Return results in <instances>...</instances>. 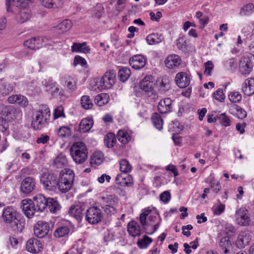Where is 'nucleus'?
Returning <instances> with one entry per match:
<instances>
[{
    "mask_svg": "<svg viewBox=\"0 0 254 254\" xmlns=\"http://www.w3.org/2000/svg\"><path fill=\"white\" fill-rule=\"evenodd\" d=\"M51 113L47 105L41 104L32 112L31 126L35 130H40L46 127L50 120Z\"/></svg>",
    "mask_w": 254,
    "mask_h": 254,
    "instance_id": "nucleus-1",
    "label": "nucleus"
},
{
    "mask_svg": "<svg viewBox=\"0 0 254 254\" xmlns=\"http://www.w3.org/2000/svg\"><path fill=\"white\" fill-rule=\"evenodd\" d=\"M70 155L73 161L78 164L83 163L87 159L88 151L84 143L74 142L70 148Z\"/></svg>",
    "mask_w": 254,
    "mask_h": 254,
    "instance_id": "nucleus-2",
    "label": "nucleus"
},
{
    "mask_svg": "<svg viewBox=\"0 0 254 254\" xmlns=\"http://www.w3.org/2000/svg\"><path fill=\"white\" fill-rule=\"evenodd\" d=\"M74 178V174L70 169L63 170L58 179L57 188L62 192H66L71 188Z\"/></svg>",
    "mask_w": 254,
    "mask_h": 254,
    "instance_id": "nucleus-3",
    "label": "nucleus"
},
{
    "mask_svg": "<svg viewBox=\"0 0 254 254\" xmlns=\"http://www.w3.org/2000/svg\"><path fill=\"white\" fill-rule=\"evenodd\" d=\"M103 217L101 209L97 206L90 207L86 210L85 219L90 224H96L99 223Z\"/></svg>",
    "mask_w": 254,
    "mask_h": 254,
    "instance_id": "nucleus-4",
    "label": "nucleus"
},
{
    "mask_svg": "<svg viewBox=\"0 0 254 254\" xmlns=\"http://www.w3.org/2000/svg\"><path fill=\"white\" fill-rule=\"evenodd\" d=\"M17 213L12 207L8 206L3 210L2 214V221L7 224H13L16 226L19 221L17 219ZM17 227V226H16Z\"/></svg>",
    "mask_w": 254,
    "mask_h": 254,
    "instance_id": "nucleus-5",
    "label": "nucleus"
},
{
    "mask_svg": "<svg viewBox=\"0 0 254 254\" xmlns=\"http://www.w3.org/2000/svg\"><path fill=\"white\" fill-rule=\"evenodd\" d=\"M48 44V39L45 37H37L29 39L24 43V46L31 50H36Z\"/></svg>",
    "mask_w": 254,
    "mask_h": 254,
    "instance_id": "nucleus-6",
    "label": "nucleus"
},
{
    "mask_svg": "<svg viewBox=\"0 0 254 254\" xmlns=\"http://www.w3.org/2000/svg\"><path fill=\"white\" fill-rule=\"evenodd\" d=\"M44 188L48 190H55L57 188L58 178L54 174L44 175L41 178Z\"/></svg>",
    "mask_w": 254,
    "mask_h": 254,
    "instance_id": "nucleus-7",
    "label": "nucleus"
},
{
    "mask_svg": "<svg viewBox=\"0 0 254 254\" xmlns=\"http://www.w3.org/2000/svg\"><path fill=\"white\" fill-rule=\"evenodd\" d=\"M116 74L114 71L106 72L100 78L99 82L101 89H108L111 88L115 84Z\"/></svg>",
    "mask_w": 254,
    "mask_h": 254,
    "instance_id": "nucleus-8",
    "label": "nucleus"
},
{
    "mask_svg": "<svg viewBox=\"0 0 254 254\" xmlns=\"http://www.w3.org/2000/svg\"><path fill=\"white\" fill-rule=\"evenodd\" d=\"M49 229L50 226L48 222L39 220L34 227V233L38 238H43L48 234Z\"/></svg>",
    "mask_w": 254,
    "mask_h": 254,
    "instance_id": "nucleus-9",
    "label": "nucleus"
},
{
    "mask_svg": "<svg viewBox=\"0 0 254 254\" xmlns=\"http://www.w3.org/2000/svg\"><path fill=\"white\" fill-rule=\"evenodd\" d=\"M236 221L241 226H246L250 224L251 220L248 215V210L244 208H241L236 213Z\"/></svg>",
    "mask_w": 254,
    "mask_h": 254,
    "instance_id": "nucleus-10",
    "label": "nucleus"
},
{
    "mask_svg": "<svg viewBox=\"0 0 254 254\" xmlns=\"http://www.w3.org/2000/svg\"><path fill=\"white\" fill-rule=\"evenodd\" d=\"M36 186L35 180L33 178L27 177L21 183L20 190L24 194L31 193L35 189Z\"/></svg>",
    "mask_w": 254,
    "mask_h": 254,
    "instance_id": "nucleus-11",
    "label": "nucleus"
},
{
    "mask_svg": "<svg viewBox=\"0 0 254 254\" xmlns=\"http://www.w3.org/2000/svg\"><path fill=\"white\" fill-rule=\"evenodd\" d=\"M21 208L23 212L28 218L33 217L35 211H37L35 206L31 199H23L21 202Z\"/></svg>",
    "mask_w": 254,
    "mask_h": 254,
    "instance_id": "nucleus-12",
    "label": "nucleus"
},
{
    "mask_svg": "<svg viewBox=\"0 0 254 254\" xmlns=\"http://www.w3.org/2000/svg\"><path fill=\"white\" fill-rule=\"evenodd\" d=\"M33 203L35 206L37 211H42L47 207L48 198H46L43 195L38 194L33 197Z\"/></svg>",
    "mask_w": 254,
    "mask_h": 254,
    "instance_id": "nucleus-13",
    "label": "nucleus"
},
{
    "mask_svg": "<svg viewBox=\"0 0 254 254\" xmlns=\"http://www.w3.org/2000/svg\"><path fill=\"white\" fill-rule=\"evenodd\" d=\"M154 78L151 75L146 76L140 82V89L144 91L150 92L154 89Z\"/></svg>",
    "mask_w": 254,
    "mask_h": 254,
    "instance_id": "nucleus-14",
    "label": "nucleus"
},
{
    "mask_svg": "<svg viewBox=\"0 0 254 254\" xmlns=\"http://www.w3.org/2000/svg\"><path fill=\"white\" fill-rule=\"evenodd\" d=\"M252 234L248 231L241 232L237 238L236 245L238 247L244 248L252 240Z\"/></svg>",
    "mask_w": 254,
    "mask_h": 254,
    "instance_id": "nucleus-15",
    "label": "nucleus"
},
{
    "mask_svg": "<svg viewBox=\"0 0 254 254\" xmlns=\"http://www.w3.org/2000/svg\"><path fill=\"white\" fill-rule=\"evenodd\" d=\"M26 249L31 253H38L42 249V244L37 239L31 238L27 242Z\"/></svg>",
    "mask_w": 254,
    "mask_h": 254,
    "instance_id": "nucleus-16",
    "label": "nucleus"
},
{
    "mask_svg": "<svg viewBox=\"0 0 254 254\" xmlns=\"http://www.w3.org/2000/svg\"><path fill=\"white\" fill-rule=\"evenodd\" d=\"M119 141L123 144H126L132 139V132L126 129H120L117 133Z\"/></svg>",
    "mask_w": 254,
    "mask_h": 254,
    "instance_id": "nucleus-17",
    "label": "nucleus"
},
{
    "mask_svg": "<svg viewBox=\"0 0 254 254\" xmlns=\"http://www.w3.org/2000/svg\"><path fill=\"white\" fill-rule=\"evenodd\" d=\"M146 64L144 57L141 55H136L132 57L129 60V64L132 68L139 69L143 68Z\"/></svg>",
    "mask_w": 254,
    "mask_h": 254,
    "instance_id": "nucleus-18",
    "label": "nucleus"
},
{
    "mask_svg": "<svg viewBox=\"0 0 254 254\" xmlns=\"http://www.w3.org/2000/svg\"><path fill=\"white\" fill-rule=\"evenodd\" d=\"M172 100L169 98L161 100L158 105V111L161 114H166L172 111Z\"/></svg>",
    "mask_w": 254,
    "mask_h": 254,
    "instance_id": "nucleus-19",
    "label": "nucleus"
},
{
    "mask_svg": "<svg viewBox=\"0 0 254 254\" xmlns=\"http://www.w3.org/2000/svg\"><path fill=\"white\" fill-rule=\"evenodd\" d=\"M175 81L177 85L180 88L187 87L190 83V78L186 72H179L177 74Z\"/></svg>",
    "mask_w": 254,
    "mask_h": 254,
    "instance_id": "nucleus-20",
    "label": "nucleus"
},
{
    "mask_svg": "<svg viewBox=\"0 0 254 254\" xmlns=\"http://www.w3.org/2000/svg\"><path fill=\"white\" fill-rule=\"evenodd\" d=\"M182 60L180 57L175 54L168 56L165 61V64L167 67L170 69L178 67L181 64Z\"/></svg>",
    "mask_w": 254,
    "mask_h": 254,
    "instance_id": "nucleus-21",
    "label": "nucleus"
},
{
    "mask_svg": "<svg viewBox=\"0 0 254 254\" xmlns=\"http://www.w3.org/2000/svg\"><path fill=\"white\" fill-rule=\"evenodd\" d=\"M7 101L9 103L17 104L22 107L26 106L28 104V99L20 94L12 95L8 98Z\"/></svg>",
    "mask_w": 254,
    "mask_h": 254,
    "instance_id": "nucleus-22",
    "label": "nucleus"
},
{
    "mask_svg": "<svg viewBox=\"0 0 254 254\" xmlns=\"http://www.w3.org/2000/svg\"><path fill=\"white\" fill-rule=\"evenodd\" d=\"M252 64L249 59L242 58L240 63V71L243 75L249 74L252 70Z\"/></svg>",
    "mask_w": 254,
    "mask_h": 254,
    "instance_id": "nucleus-23",
    "label": "nucleus"
},
{
    "mask_svg": "<svg viewBox=\"0 0 254 254\" xmlns=\"http://www.w3.org/2000/svg\"><path fill=\"white\" fill-rule=\"evenodd\" d=\"M243 92L247 96H251L254 93V79L248 78L243 83L242 87Z\"/></svg>",
    "mask_w": 254,
    "mask_h": 254,
    "instance_id": "nucleus-24",
    "label": "nucleus"
},
{
    "mask_svg": "<svg viewBox=\"0 0 254 254\" xmlns=\"http://www.w3.org/2000/svg\"><path fill=\"white\" fill-rule=\"evenodd\" d=\"M83 207L79 204L71 206L68 211L70 215L78 220H80L83 216Z\"/></svg>",
    "mask_w": 254,
    "mask_h": 254,
    "instance_id": "nucleus-25",
    "label": "nucleus"
},
{
    "mask_svg": "<svg viewBox=\"0 0 254 254\" xmlns=\"http://www.w3.org/2000/svg\"><path fill=\"white\" fill-rule=\"evenodd\" d=\"M31 0H6V7L7 11H11L10 6L11 4H14L16 7L25 8Z\"/></svg>",
    "mask_w": 254,
    "mask_h": 254,
    "instance_id": "nucleus-26",
    "label": "nucleus"
},
{
    "mask_svg": "<svg viewBox=\"0 0 254 254\" xmlns=\"http://www.w3.org/2000/svg\"><path fill=\"white\" fill-rule=\"evenodd\" d=\"M72 24L71 21L69 19H65L55 27V31L61 34L68 31L71 28Z\"/></svg>",
    "mask_w": 254,
    "mask_h": 254,
    "instance_id": "nucleus-27",
    "label": "nucleus"
},
{
    "mask_svg": "<svg viewBox=\"0 0 254 254\" xmlns=\"http://www.w3.org/2000/svg\"><path fill=\"white\" fill-rule=\"evenodd\" d=\"M71 48L72 52L87 54L90 52V49L89 46H87L86 42L81 44L74 43Z\"/></svg>",
    "mask_w": 254,
    "mask_h": 254,
    "instance_id": "nucleus-28",
    "label": "nucleus"
},
{
    "mask_svg": "<svg viewBox=\"0 0 254 254\" xmlns=\"http://www.w3.org/2000/svg\"><path fill=\"white\" fill-rule=\"evenodd\" d=\"M93 125V121L90 118H85L82 120L79 125V129L80 132L88 131Z\"/></svg>",
    "mask_w": 254,
    "mask_h": 254,
    "instance_id": "nucleus-29",
    "label": "nucleus"
},
{
    "mask_svg": "<svg viewBox=\"0 0 254 254\" xmlns=\"http://www.w3.org/2000/svg\"><path fill=\"white\" fill-rule=\"evenodd\" d=\"M103 159V153L100 151H96L91 156L90 163L92 166H96L101 164Z\"/></svg>",
    "mask_w": 254,
    "mask_h": 254,
    "instance_id": "nucleus-30",
    "label": "nucleus"
},
{
    "mask_svg": "<svg viewBox=\"0 0 254 254\" xmlns=\"http://www.w3.org/2000/svg\"><path fill=\"white\" fill-rule=\"evenodd\" d=\"M13 85L5 81L3 79H0V94L6 95L12 91Z\"/></svg>",
    "mask_w": 254,
    "mask_h": 254,
    "instance_id": "nucleus-31",
    "label": "nucleus"
},
{
    "mask_svg": "<svg viewBox=\"0 0 254 254\" xmlns=\"http://www.w3.org/2000/svg\"><path fill=\"white\" fill-rule=\"evenodd\" d=\"M127 231L130 235L132 237L139 236L140 229L139 225L135 221H131L128 224Z\"/></svg>",
    "mask_w": 254,
    "mask_h": 254,
    "instance_id": "nucleus-32",
    "label": "nucleus"
},
{
    "mask_svg": "<svg viewBox=\"0 0 254 254\" xmlns=\"http://www.w3.org/2000/svg\"><path fill=\"white\" fill-rule=\"evenodd\" d=\"M163 39V37L161 34L152 33L147 36L146 40L149 45H152L161 43Z\"/></svg>",
    "mask_w": 254,
    "mask_h": 254,
    "instance_id": "nucleus-33",
    "label": "nucleus"
},
{
    "mask_svg": "<svg viewBox=\"0 0 254 254\" xmlns=\"http://www.w3.org/2000/svg\"><path fill=\"white\" fill-rule=\"evenodd\" d=\"M101 199L103 201L105 205L117 206L119 203L118 198L114 195H109L106 196H102Z\"/></svg>",
    "mask_w": 254,
    "mask_h": 254,
    "instance_id": "nucleus-34",
    "label": "nucleus"
},
{
    "mask_svg": "<svg viewBox=\"0 0 254 254\" xmlns=\"http://www.w3.org/2000/svg\"><path fill=\"white\" fill-rule=\"evenodd\" d=\"M110 100L109 95L106 93H102L97 95L94 99L95 103L99 106H102L108 103Z\"/></svg>",
    "mask_w": 254,
    "mask_h": 254,
    "instance_id": "nucleus-35",
    "label": "nucleus"
},
{
    "mask_svg": "<svg viewBox=\"0 0 254 254\" xmlns=\"http://www.w3.org/2000/svg\"><path fill=\"white\" fill-rule=\"evenodd\" d=\"M67 164V160L65 155L61 154L54 160L53 164L55 167L61 168L65 167Z\"/></svg>",
    "mask_w": 254,
    "mask_h": 254,
    "instance_id": "nucleus-36",
    "label": "nucleus"
},
{
    "mask_svg": "<svg viewBox=\"0 0 254 254\" xmlns=\"http://www.w3.org/2000/svg\"><path fill=\"white\" fill-rule=\"evenodd\" d=\"M189 44V41L185 36H180L176 41V45L177 47L180 50L186 51Z\"/></svg>",
    "mask_w": 254,
    "mask_h": 254,
    "instance_id": "nucleus-37",
    "label": "nucleus"
},
{
    "mask_svg": "<svg viewBox=\"0 0 254 254\" xmlns=\"http://www.w3.org/2000/svg\"><path fill=\"white\" fill-rule=\"evenodd\" d=\"M118 174L116 179L115 182L117 185H120L122 187H125L128 186V184L129 183L128 180H129L130 177L127 175L126 174Z\"/></svg>",
    "mask_w": 254,
    "mask_h": 254,
    "instance_id": "nucleus-38",
    "label": "nucleus"
},
{
    "mask_svg": "<svg viewBox=\"0 0 254 254\" xmlns=\"http://www.w3.org/2000/svg\"><path fill=\"white\" fill-rule=\"evenodd\" d=\"M104 144L108 148H112L114 146L117 142L116 137L113 133L107 134L104 137Z\"/></svg>",
    "mask_w": 254,
    "mask_h": 254,
    "instance_id": "nucleus-39",
    "label": "nucleus"
},
{
    "mask_svg": "<svg viewBox=\"0 0 254 254\" xmlns=\"http://www.w3.org/2000/svg\"><path fill=\"white\" fill-rule=\"evenodd\" d=\"M30 12L28 9L23 8L20 10L17 15V20L20 23H23L30 17Z\"/></svg>",
    "mask_w": 254,
    "mask_h": 254,
    "instance_id": "nucleus-40",
    "label": "nucleus"
},
{
    "mask_svg": "<svg viewBox=\"0 0 254 254\" xmlns=\"http://www.w3.org/2000/svg\"><path fill=\"white\" fill-rule=\"evenodd\" d=\"M25 88L29 92L28 94L32 95L38 93L40 91L37 82L34 81L27 83L25 85Z\"/></svg>",
    "mask_w": 254,
    "mask_h": 254,
    "instance_id": "nucleus-41",
    "label": "nucleus"
},
{
    "mask_svg": "<svg viewBox=\"0 0 254 254\" xmlns=\"http://www.w3.org/2000/svg\"><path fill=\"white\" fill-rule=\"evenodd\" d=\"M48 207L51 212L57 213L60 209L61 206L59 202L52 198H48Z\"/></svg>",
    "mask_w": 254,
    "mask_h": 254,
    "instance_id": "nucleus-42",
    "label": "nucleus"
},
{
    "mask_svg": "<svg viewBox=\"0 0 254 254\" xmlns=\"http://www.w3.org/2000/svg\"><path fill=\"white\" fill-rule=\"evenodd\" d=\"M151 119L154 127L157 129L161 130L163 127V121L160 116L157 113H154Z\"/></svg>",
    "mask_w": 254,
    "mask_h": 254,
    "instance_id": "nucleus-43",
    "label": "nucleus"
},
{
    "mask_svg": "<svg viewBox=\"0 0 254 254\" xmlns=\"http://www.w3.org/2000/svg\"><path fill=\"white\" fill-rule=\"evenodd\" d=\"M69 230L66 226H61L58 228L54 233V236L57 238H61L68 234Z\"/></svg>",
    "mask_w": 254,
    "mask_h": 254,
    "instance_id": "nucleus-44",
    "label": "nucleus"
},
{
    "mask_svg": "<svg viewBox=\"0 0 254 254\" xmlns=\"http://www.w3.org/2000/svg\"><path fill=\"white\" fill-rule=\"evenodd\" d=\"M130 75V70L127 67H122L118 72V76L120 80L126 81Z\"/></svg>",
    "mask_w": 254,
    "mask_h": 254,
    "instance_id": "nucleus-45",
    "label": "nucleus"
},
{
    "mask_svg": "<svg viewBox=\"0 0 254 254\" xmlns=\"http://www.w3.org/2000/svg\"><path fill=\"white\" fill-rule=\"evenodd\" d=\"M71 130L69 127L66 126H62L59 128L57 131V135L62 138L65 137L70 134Z\"/></svg>",
    "mask_w": 254,
    "mask_h": 254,
    "instance_id": "nucleus-46",
    "label": "nucleus"
},
{
    "mask_svg": "<svg viewBox=\"0 0 254 254\" xmlns=\"http://www.w3.org/2000/svg\"><path fill=\"white\" fill-rule=\"evenodd\" d=\"M120 169L121 171L127 173L131 170V166L126 159H122L120 161Z\"/></svg>",
    "mask_w": 254,
    "mask_h": 254,
    "instance_id": "nucleus-47",
    "label": "nucleus"
},
{
    "mask_svg": "<svg viewBox=\"0 0 254 254\" xmlns=\"http://www.w3.org/2000/svg\"><path fill=\"white\" fill-rule=\"evenodd\" d=\"M81 104L85 109H90L93 106V104L89 96L84 95L81 97Z\"/></svg>",
    "mask_w": 254,
    "mask_h": 254,
    "instance_id": "nucleus-48",
    "label": "nucleus"
},
{
    "mask_svg": "<svg viewBox=\"0 0 254 254\" xmlns=\"http://www.w3.org/2000/svg\"><path fill=\"white\" fill-rule=\"evenodd\" d=\"M64 81L65 86H66L70 90L73 91L76 89L75 81L71 77H65Z\"/></svg>",
    "mask_w": 254,
    "mask_h": 254,
    "instance_id": "nucleus-49",
    "label": "nucleus"
},
{
    "mask_svg": "<svg viewBox=\"0 0 254 254\" xmlns=\"http://www.w3.org/2000/svg\"><path fill=\"white\" fill-rule=\"evenodd\" d=\"M152 242L151 238L145 236L143 239L137 242V245L141 249L146 248L147 246Z\"/></svg>",
    "mask_w": 254,
    "mask_h": 254,
    "instance_id": "nucleus-50",
    "label": "nucleus"
},
{
    "mask_svg": "<svg viewBox=\"0 0 254 254\" xmlns=\"http://www.w3.org/2000/svg\"><path fill=\"white\" fill-rule=\"evenodd\" d=\"M254 9V6L252 3H249L244 6L240 10L241 15H248L251 13Z\"/></svg>",
    "mask_w": 254,
    "mask_h": 254,
    "instance_id": "nucleus-51",
    "label": "nucleus"
},
{
    "mask_svg": "<svg viewBox=\"0 0 254 254\" xmlns=\"http://www.w3.org/2000/svg\"><path fill=\"white\" fill-rule=\"evenodd\" d=\"M64 110V107L62 106H59L55 108L54 111V119H57L60 117H65Z\"/></svg>",
    "mask_w": 254,
    "mask_h": 254,
    "instance_id": "nucleus-52",
    "label": "nucleus"
},
{
    "mask_svg": "<svg viewBox=\"0 0 254 254\" xmlns=\"http://www.w3.org/2000/svg\"><path fill=\"white\" fill-rule=\"evenodd\" d=\"M229 98L231 102L237 103L241 101L242 96L239 92H233L229 95Z\"/></svg>",
    "mask_w": 254,
    "mask_h": 254,
    "instance_id": "nucleus-53",
    "label": "nucleus"
},
{
    "mask_svg": "<svg viewBox=\"0 0 254 254\" xmlns=\"http://www.w3.org/2000/svg\"><path fill=\"white\" fill-rule=\"evenodd\" d=\"M150 212V210H145L140 215V223L142 226V227H143L144 228L145 226L146 225V218L147 216L149 214Z\"/></svg>",
    "mask_w": 254,
    "mask_h": 254,
    "instance_id": "nucleus-54",
    "label": "nucleus"
},
{
    "mask_svg": "<svg viewBox=\"0 0 254 254\" xmlns=\"http://www.w3.org/2000/svg\"><path fill=\"white\" fill-rule=\"evenodd\" d=\"M213 98L220 102H222L225 99V95L221 89H218L213 94Z\"/></svg>",
    "mask_w": 254,
    "mask_h": 254,
    "instance_id": "nucleus-55",
    "label": "nucleus"
},
{
    "mask_svg": "<svg viewBox=\"0 0 254 254\" xmlns=\"http://www.w3.org/2000/svg\"><path fill=\"white\" fill-rule=\"evenodd\" d=\"M229 244L230 243L228 237H225L221 239L219 243V246L222 249L224 250V252L225 253L228 252L227 248L228 247Z\"/></svg>",
    "mask_w": 254,
    "mask_h": 254,
    "instance_id": "nucleus-56",
    "label": "nucleus"
},
{
    "mask_svg": "<svg viewBox=\"0 0 254 254\" xmlns=\"http://www.w3.org/2000/svg\"><path fill=\"white\" fill-rule=\"evenodd\" d=\"M219 120L220 123L225 127L230 126L231 122L228 117L225 114H221L219 115Z\"/></svg>",
    "mask_w": 254,
    "mask_h": 254,
    "instance_id": "nucleus-57",
    "label": "nucleus"
},
{
    "mask_svg": "<svg viewBox=\"0 0 254 254\" xmlns=\"http://www.w3.org/2000/svg\"><path fill=\"white\" fill-rule=\"evenodd\" d=\"M205 71L204 74L207 76H210L211 75V71L214 67V65L211 61H208L204 64Z\"/></svg>",
    "mask_w": 254,
    "mask_h": 254,
    "instance_id": "nucleus-58",
    "label": "nucleus"
},
{
    "mask_svg": "<svg viewBox=\"0 0 254 254\" xmlns=\"http://www.w3.org/2000/svg\"><path fill=\"white\" fill-rule=\"evenodd\" d=\"M210 188L213 189L214 192L218 193L220 190L221 187L219 183L214 180H212L210 182Z\"/></svg>",
    "mask_w": 254,
    "mask_h": 254,
    "instance_id": "nucleus-59",
    "label": "nucleus"
},
{
    "mask_svg": "<svg viewBox=\"0 0 254 254\" xmlns=\"http://www.w3.org/2000/svg\"><path fill=\"white\" fill-rule=\"evenodd\" d=\"M225 64L227 68L231 70L235 69L237 66L236 61L233 58L230 59L226 61Z\"/></svg>",
    "mask_w": 254,
    "mask_h": 254,
    "instance_id": "nucleus-60",
    "label": "nucleus"
},
{
    "mask_svg": "<svg viewBox=\"0 0 254 254\" xmlns=\"http://www.w3.org/2000/svg\"><path fill=\"white\" fill-rule=\"evenodd\" d=\"M235 115L239 119H243L247 117L246 112L240 107H237Z\"/></svg>",
    "mask_w": 254,
    "mask_h": 254,
    "instance_id": "nucleus-61",
    "label": "nucleus"
},
{
    "mask_svg": "<svg viewBox=\"0 0 254 254\" xmlns=\"http://www.w3.org/2000/svg\"><path fill=\"white\" fill-rule=\"evenodd\" d=\"M171 194L169 191H165L160 195V200L165 203L169 202Z\"/></svg>",
    "mask_w": 254,
    "mask_h": 254,
    "instance_id": "nucleus-62",
    "label": "nucleus"
},
{
    "mask_svg": "<svg viewBox=\"0 0 254 254\" xmlns=\"http://www.w3.org/2000/svg\"><path fill=\"white\" fill-rule=\"evenodd\" d=\"M86 60L83 58L79 56H76L74 57V64L75 65L80 64L83 66L86 64Z\"/></svg>",
    "mask_w": 254,
    "mask_h": 254,
    "instance_id": "nucleus-63",
    "label": "nucleus"
},
{
    "mask_svg": "<svg viewBox=\"0 0 254 254\" xmlns=\"http://www.w3.org/2000/svg\"><path fill=\"white\" fill-rule=\"evenodd\" d=\"M225 206L224 204H220L215 207H213V213L217 215H220L225 210Z\"/></svg>",
    "mask_w": 254,
    "mask_h": 254,
    "instance_id": "nucleus-64",
    "label": "nucleus"
}]
</instances>
